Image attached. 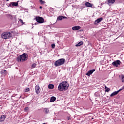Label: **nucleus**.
<instances>
[{
  "label": "nucleus",
  "instance_id": "obj_16",
  "mask_svg": "<svg viewBox=\"0 0 124 124\" xmlns=\"http://www.w3.org/2000/svg\"><path fill=\"white\" fill-rule=\"evenodd\" d=\"M118 93H118L117 91L114 92H113V93L110 95V97H113V96H115V95H117V94H118Z\"/></svg>",
  "mask_w": 124,
  "mask_h": 124
},
{
  "label": "nucleus",
  "instance_id": "obj_34",
  "mask_svg": "<svg viewBox=\"0 0 124 124\" xmlns=\"http://www.w3.org/2000/svg\"><path fill=\"white\" fill-rule=\"evenodd\" d=\"M122 89H123V90H124V86L123 87H122Z\"/></svg>",
  "mask_w": 124,
  "mask_h": 124
},
{
  "label": "nucleus",
  "instance_id": "obj_30",
  "mask_svg": "<svg viewBox=\"0 0 124 124\" xmlns=\"http://www.w3.org/2000/svg\"><path fill=\"white\" fill-rule=\"evenodd\" d=\"M27 110H29V107H26L24 108V110H25V111H27Z\"/></svg>",
  "mask_w": 124,
  "mask_h": 124
},
{
  "label": "nucleus",
  "instance_id": "obj_17",
  "mask_svg": "<svg viewBox=\"0 0 124 124\" xmlns=\"http://www.w3.org/2000/svg\"><path fill=\"white\" fill-rule=\"evenodd\" d=\"M56 99H57V98H56V97H55V96H52V97L50 98V102H55V101H56Z\"/></svg>",
  "mask_w": 124,
  "mask_h": 124
},
{
  "label": "nucleus",
  "instance_id": "obj_22",
  "mask_svg": "<svg viewBox=\"0 0 124 124\" xmlns=\"http://www.w3.org/2000/svg\"><path fill=\"white\" fill-rule=\"evenodd\" d=\"M30 91H31V89H30V88H26L25 89L24 92L25 93H28V92H30Z\"/></svg>",
  "mask_w": 124,
  "mask_h": 124
},
{
  "label": "nucleus",
  "instance_id": "obj_8",
  "mask_svg": "<svg viewBox=\"0 0 124 124\" xmlns=\"http://www.w3.org/2000/svg\"><path fill=\"white\" fill-rule=\"evenodd\" d=\"M94 71H95V69H94L92 70H90L86 74V75H87V76H91V75H92L93 73V72H94Z\"/></svg>",
  "mask_w": 124,
  "mask_h": 124
},
{
  "label": "nucleus",
  "instance_id": "obj_29",
  "mask_svg": "<svg viewBox=\"0 0 124 124\" xmlns=\"http://www.w3.org/2000/svg\"><path fill=\"white\" fill-rule=\"evenodd\" d=\"M19 22H21V24H24V22H23V20L22 19H19Z\"/></svg>",
  "mask_w": 124,
  "mask_h": 124
},
{
  "label": "nucleus",
  "instance_id": "obj_36",
  "mask_svg": "<svg viewBox=\"0 0 124 124\" xmlns=\"http://www.w3.org/2000/svg\"><path fill=\"white\" fill-rule=\"evenodd\" d=\"M7 0V1H8V0Z\"/></svg>",
  "mask_w": 124,
  "mask_h": 124
},
{
  "label": "nucleus",
  "instance_id": "obj_26",
  "mask_svg": "<svg viewBox=\"0 0 124 124\" xmlns=\"http://www.w3.org/2000/svg\"><path fill=\"white\" fill-rule=\"evenodd\" d=\"M40 2L41 4H44L45 3V1L42 0H40Z\"/></svg>",
  "mask_w": 124,
  "mask_h": 124
},
{
  "label": "nucleus",
  "instance_id": "obj_20",
  "mask_svg": "<svg viewBox=\"0 0 124 124\" xmlns=\"http://www.w3.org/2000/svg\"><path fill=\"white\" fill-rule=\"evenodd\" d=\"M55 87V85L54 84H49L48 86V89H49L50 90H53V89H54Z\"/></svg>",
  "mask_w": 124,
  "mask_h": 124
},
{
  "label": "nucleus",
  "instance_id": "obj_14",
  "mask_svg": "<svg viewBox=\"0 0 124 124\" xmlns=\"http://www.w3.org/2000/svg\"><path fill=\"white\" fill-rule=\"evenodd\" d=\"M80 29H81V27L79 26H74V27H73L72 28L73 31H78V30H80Z\"/></svg>",
  "mask_w": 124,
  "mask_h": 124
},
{
  "label": "nucleus",
  "instance_id": "obj_11",
  "mask_svg": "<svg viewBox=\"0 0 124 124\" xmlns=\"http://www.w3.org/2000/svg\"><path fill=\"white\" fill-rule=\"evenodd\" d=\"M35 92L36 93H40V91H39V90H40V87H39V86L36 85L35 87Z\"/></svg>",
  "mask_w": 124,
  "mask_h": 124
},
{
  "label": "nucleus",
  "instance_id": "obj_28",
  "mask_svg": "<svg viewBox=\"0 0 124 124\" xmlns=\"http://www.w3.org/2000/svg\"><path fill=\"white\" fill-rule=\"evenodd\" d=\"M123 90H124V88H122L119 89V90H118L117 92H118V93L120 92H121V91H123Z\"/></svg>",
  "mask_w": 124,
  "mask_h": 124
},
{
  "label": "nucleus",
  "instance_id": "obj_18",
  "mask_svg": "<svg viewBox=\"0 0 124 124\" xmlns=\"http://www.w3.org/2000/svg\"><path fill=\"white\" fill-rule=\"evenodd\" d=\"M83 44H84V42L80 41L76 45V47H79V46H81V45H83Z\"/></svg>",
  "mask_w": 124,
  "mask_h": 124
},
{
  "label": "nucleus",
  "instance_id": "obj_25",
  "mask_svg": "<svg viewBox=\"0 0 124 124\" xmlns=\"http://www.w3.org/2000/svg\"><path fill=\"white\" fill-rule=\"evenodd\" d=\"M110 91H111V89H110V88H108L106 89H105V92H107L108 93H109Z\"/></svg>",
  "mask_w": 124,
  "mask_h": 124
},
{
  "label": "nucleus",
  "instance_id": "obj_21",
  "mask_svg": "<svg viewBox=\"0 0 124 124\" xmlns=\"http://www.w3.org/2000/svg\"><path fill=\"white\" fill-rule=\"evenodd\" d=\"M62 19H63V16H61L57 17V21H62Z\"/></svg>",
  "mask_w": 124,
  "mask_h": 124
},
{
  "label": "nucleus",
  "instance_id": "obj_32",
  "mask_svg": "<svg viewBox=\"0 0 124 124\" xmlns=\"http://www.w3.org/2000/svg\"><path fill=\"white\" fill-rule=\"evenodd\" d=\"M108 87H107L106 85H105V90H106V89H108Z\"/></svg>",
  "mask_w": 124,
  "mask_h": 124
},
{
  "label": "nucleus",
  "instance_id": "obj_19",
  "mask_svg": "<svg viewBox=\"0 0 124 124\" xmlns=\"http://www.w3.org/2000/svg\"><path fill=\"white\" fill-rule=\"evenodd\" d=\"M119 78L120 80H121L122 82H123V83H124V75H120Z\"/></svg>",
  "mask_w": 124,
  "mask_h": 124
},
{
  "label": "nucleus",
  "instance_id": "obj_31",
  "mask_svg": "<svg viewBox=\"0 0 124 124\" xmlns=\"http://www.w3.org/2000/svg\"><path fill=\"white\" fill-rule=\"evenodd\" d=\"M63 19H67V17L66 16H63Z\"/></svg>",
  "mask_w": 124,
  "mask_h": 124
},
{
  "label": "nucleus",
  "instance_id": "obj_9",
  "mask_svg": "<svg viewBox=\"0 0 124 124\" xmlns=\"http://www.w3.org/2000/svg\"><path fill=\"white\" fill-rule=\"evenodd\" d=\"M18 2H19V1L17 2H11L9 4V6L11 7H12V6H18Z\"/></svg>",
  "mask_w": 124,
  "mask_h": 124
},
{
  "label": "nucleus",
  "instance_id": "obj_13",
  "mask_svg": "<svg viewBox=\"0 0 124 124\" xmlns=\"http://www.w3.org/2000/svg\"><path fill=\"white\" fill-rule=\"evenodd\" d=\"M0 73L1 74V75H3L4 76H5V75H7V71H6V70H1Z\"/></svg>",
  "mask_w": 124,
  "mask_h": 124
},
{
  "label": "nucleus",
  "instance_id": "obj_3",
  "mask_svg": "<svg viewBox=\"0 0 124 124\" xmlns=\"http://www.w3.org/2000/svg\"><path fill=\"white\" fill-rule=\"evenodd\" d=\"M64 62H65V59L61 58L58 60L54 62V64L56 67H58V66H61V65H62Z\"/></svg>",
  "mask_w": 124,
  "mask_h": 124
},
{
  "label": "nucleus",
  "instance_id": "obj_12",
  "mask_svg": "<svg viewBox=\"0 0 124 124\" xmlns=\"http://www.w3.org/2000/svg\"><path fill=\"white\" fill-rule=\"evenodd\" d=\"M6 118V115H1V116H0V122H3L4 120Z\"/></svg>",
  "mask_w": 124,
  "mask_h": 124
},
{
  "label": "nucleus",
  "instance_id": "obj_5",
  "mask_svg": "<svg viewBox=\"0 0 124 124\" xmlns=\"http://www.w3.org/2000/svg\"><path fill=\"white\" fill-rule=\"evenodd\" d=\"M121 63H122L121 61L116 60L112 63V64L114 67H119L121 65Z\"/></svg>",
  "mask_w": 124,
  "mask_h": 124
},
{
  "label": "nucleus",
  "instance_id": "obj_33",
  "mask_svg": "<svg viewBox=\"0 0 124 124\" xmlns=\"http://www.w3.org/2000/svg\"><path fill=\"white\" fill-rule=\"evenodd\" d=\"M40 9H42V6H40Z\"/></svg>",
  "mask_w": 124,
  "mask_h": 124
},
{
  "label": "nucleus",
  "instance_id": "obj_27",
  "mask_svg": "<svg viewBox=\"0 0 124 124\" xmlns=\"http://www.w3.org/2000/svg\"><path fill=\"white\" fill-rule=\"evenodd\" d=\"M51 47H52V49H54L55 47H56V45H55V44H52Z\"/></svg>",
  "mask_w": 124,
  "mask_h": 124
},
{
  "label": "nucleus",
  "instance_id": "obj_4",
  "mask_svg": "<svg viewBox=\"0 0 124 124\" xmlns=\"http://www.w3.org/2000/svg\"><path fill=\"white\" fill-rule=\"evenodd\" d=\"M1 38L4 39H8V38H10L11 36V33L10 32H5L1 34Z\"/></svg>",
  "mask_w": 124,
  "mask_h": 124
},
{
  "label": "nucleus",
  "instance_id": "obj_24",
  "mask_svg": "<svg viewBox=\"0 0 124 124\" xmlns=\"http://www.w3.org/2000/svg\"><path fill=\"white\" fill-rule=\"evenodd\" d=\"M35 66H36V64H35V63H34L31 65V68H35Z\"/></svg>",
  "mask_w": 124,
  "mask_h": 124
},
{
  "label": "nucleus",
  "instance_id": "obj_2",
  "mask_svg": "<svg viewBox=\"0 0 124 124\" xmlns=\"http://www.w3.org/2000/svg\"><path fill=\"white\" fill-rule=\"evenodd\" d=\"M29 59V56L27 53H23L22 55L18 56L16 58V61L18 62H24Z\"/></svg>",
  "mask_w": 124,
  "mask_h": 124
},
{
  "label": "nucleus",
  "instance_id": "obj_10",
  "mask_svg": "<svg viewBox=\"0 0 124 124\" xmlns=\"http://www.w3.org/2000/svg\"><path fill=\"white\" fill-rule=\"evenodd\" d=\"M102 20H103L102 17H100L97 19L94 22V25H97V24H99V23H100Z\"/></svg>",
  "mask_w": 124,
  "mask_h": 124
},
{
  "label": "nucleus",
  "instance_id": "obj_6",
  "mask_svg": "<svg viewBox=\"0 0 124 124\" xmlns=\"http://www.w3.org/2000/svg\"><path fill=\"white\" fill-rule=\"evenodd\" d=\"M36 21L37 23H39L40 24H42L44 23V18L40 16H38L36 18Z\"/></svg>",
  "mask_w": 124,
  "mask_h": 124
},
{
  "label": "nucleus",
  "instance_id": "obj_1",
  "mask_svg": "<svg viewBox=\"0 0 124 124\" xmlns=\"http://www.w3.org/2000/svg\"><path fill=\"white\" fill-rule=\"evenodd\" d=\"M69 87V84L67 81H62L60 83L58 86V91L60 92H65L67 90H68Z\"/></svg>",
  "mask_w": 124,
  "mask_h": 124
},
{
  "label": "nucleus",
  "instance_id": "obj_7",
  "mask_svg": "<svg viewBox=\"0 0 124 124\" xmlns=\"http://www.w3.org/2000/svg\"><path fill=\"white\" fill-rule=\"evenodd\" d=\"M85 5L86 7H91V8H95V7L93 5V4H92L89 2H86L85 3Z\"/></svg>",
  "mask_w": 124,
  "mask_h": 124
},
{
  "label": "nucleus",
  "instance_id": "obj_15",
  "mask_svg": "<svg viewBox=\"0 0 124 124\" xmlns=\"http://www.w3.org/2000/svg\"><path fill=\"white\" fill-rule=\"evenodd\" d=\"M116 0H108V4L110 5V4H113L115 3Z\"/></svg>",
  "mask_w": 124,
  "mask_h": 124
},
{
  "label": "nucleus",
  "instance_id": "obj_35",
  "mask_svg": "<svg viewBox=\"0 0 124 124\" xmlns=\"http://www.w3.org/2000/svg\"><path fill=\"white\" fill-rule=\"evenodd\" d=\"M68 120H69V117L68 118Z\"/></svg>",
  "mask_w": 124,
  "mask_h": 124
},
{
  "label": "nucleus",
  "instance_id": "obj_23",
  "mask_svg": "<svg viewBox=\"0 0 124 124\" xmlns=\"http://www.w3.org/2000/svg\"><path fill=\"white\" fill-rule=\"evenodd\" d=\"M45 110L46 114H48V113L49 112V109H48V108H45Z\"/></svg>",
  "mask_w": 124,
  "mask_h": 124
}]
</instances>
